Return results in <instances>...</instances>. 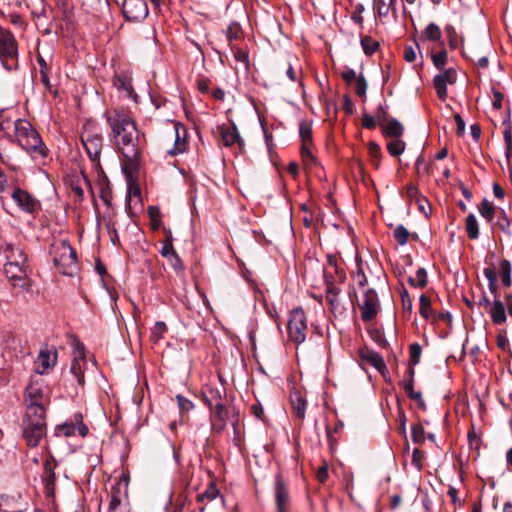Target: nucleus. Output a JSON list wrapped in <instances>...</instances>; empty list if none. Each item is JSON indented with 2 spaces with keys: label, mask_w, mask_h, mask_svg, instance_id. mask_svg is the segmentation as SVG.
Segmentation results:
<instances>
[{
  "label": "nucleus",
  "mask_w": 512,
  "mask_h": 512,
  "mask_svg": "<svg viewBox=\"0 0 512 512\" xmlns=\"http://www.w3.org/2000/svg\"><path fill=\"white\" fill-rule=\"evenodd\" d=\"M81 182H84V184L92 191L91 182L84 172H81L80 176H75L70 182V188L79 201H82L84 198V190L81 186Z\"/></svg>",
  "instance_id": "29"
},
{
  "label": "nucleus",
  "mask_w": 512,
  "mask_h": 512,
  "mask_svg": "<svg viewBox=\"0 0 512 512\" xmlns=\"http://www.w3.org/2000/svg\"><path fill=\"white\" fill-rule=\"evenodd\" d=\"M407 379L401 383L406 394L413 393L414 390V374L415 370L413 367H409L407 372Z\"/></svg>",
  "instance_id": "64"
},
{
  "label": "nucleus",
  "mask_w": 512,
  "mask_h": 512,
  "mask_svg": "<svg viewBox=\"0 0 512 512\" xmlns=\"http://www.w3.org/2000/svg\"><path fill=\"white\" fill-rule=\"evenodd\" d=\"M56 357V353L52 356L48 350H40L36 362V372L40 375L46 374L48 370L56 364Z\"/></svg>",
  "instance_id": "26"
},
{
  "label": "nucleus",
  "mask_w": 512,
  "mask_h": 512,
  "mask_svg": "<svg viewBox=\"0 0 512 512\" xmlns=\"http://www.w3.org/2000/svg\"><path fill=\"white\" fill-rule=\"evenodd\" d=\"M397 421H398V428L397 431L399 435L403 436L405 439L407 438V430H406V414L405 411L400 403V400L398 399V405H397Z\"/></svg>",
  "instance_id": "50"
},
{
  "label": "nucleus",
  "mask_w": 512,
  "mask_h": 512,
  "mask_svg": "<svg viewBox=\"0 0 512 512\" xmlns=\"http://www.w3.org/2000/svg\"><path fill=\"white\" fill-rule=\"evenodd\" d=\"M435 310L432 308L430 298L422 294L419 298V314L425 320H431Z\"/></svg>",
  "instance_id": "34"
},
{
  "label": "nucleus",
  "mask_w": 512,
  "mask_h": 512,
  "mask_svg": "<svg viewBox=\"0 0 512 512\" xmlns=\"http://www.w3.org/2000/svg\"><path fill=\"white\" fill-rule=\"evenodd\" d=\"M241 32V26L236 22H233L228 26L226 31V37L229 41L230 46L232 45V42L234 40L241 38Z\"/></svg>",
  "instance_id": "59"
},
{
  "label": "nucleus",
  "mask_w": 512,
  "mask_h": 512,
  "mask_svg": "<svg viewBox=\"0 0 512 512\" xmlns=\"http://www.w3.org/2000/svg\"><path fill=\"white\" fill-rule=\"evenodd\" d=\"M422 347L419 343H412L409 347V364L410 367L416 366L420 362Z\"/></svg>",
  "instance_id": "55"
},
{
  "label": "nucleus",
  "mask_w": 512,
  "mask_h": 512,
  "mask_svg": "<svg viewBox=\"0 0 512 512\" xmlns=\"http://www.w3.org/2000/svg\"><path fill=\"white\" fill-rule=\"evenodd\" d=\"M393 236L396 242L404 246L408 243L409 237L412 236L413 239H417L418 235L416 233L410 234L406 227L402 224L397 225L393 231Z\"/></svg>",
  "instance_id": "37"
},
{
  "label": "nucleus",
  "mask_w": 512,
  "mask_h": 512,
  "mask_svg": "<svg viewBox=\"0 0 512 512\" xmlns=\"http://www.w3.org/2000/svg\"><path fill=\"white\" fill-rule=\"evenodd\" d=\"M113 86L119 91L125 93V97L138 104L139 95L133 87V77L130 70H121L116 72L113 77Z\"/></svg>",
  "instance_id": "12"
},
{
  "label": "nucleus",
  "mask_w": 512,
  "mask_h": 512,
  "mask_svg": "<svg viewBox=\"0 0 512 512\" xmlns=\"http://www.w3.org/2000/svg\"><path fill=\"white\" fill-rule=\"evenodd\" d=\"M360 309L363 322H371L378 315L380 311V301L377 292L373 288H369L365 291Z\"/></svg>",
  "instance_id": "14"
},
{
  "label": "nucleus",
  "mask_w": 512,
  "mask_h": 512,
  "mask_svg": "<svg viewBox=\"0 0 512 512\" xmlns=\"http://www.w3.org/2000/svg\"><path fill=\"white\" fill-rule=\"evenodd\" d=\"M504 131L503 138L505 142V155L507 159L510 158L511 150H512V132L510 125V110H508L507 117L503 120Z\"/></svg>",
  "instance_id": "35"
},
{
  "label": "nucleus",
  "mask_w": 512,
  "mask_h": 512,
  "mask_svg": "<svg viewBox=\"0 0 512 512\" xmlns=\"http://www.w3.org/2000/svg\"><path fill=\"white\" fill-rule=\"evenodd\" d=\"M85 364V357L80 359L74 358L70 367V372L74 375L79 385L83 386L85 383L84 371L82 366Z\"/></svg>",
  "instance_id": "38"
},
{
  "label": "nucleus",
  "mask_w": 512,
  "mask_h": 512,
  "mask_svg": "<svg viewBox=\"0 0 512 512\" xmlns=\"http://www.w3.org/2000/svg\"><path fill=\"white\" fill-rule=\"evenodd\" d=\"M4 273L13 287H19L26 292L31 291V280L27 277V264L17 265L11 263L4 264Z\"/></svg>",
  "instance_id": "8"
},
{
  "label": "nucleus",
  "mask_w": 512,
  "mask_h": 512,
  "mask_svg": "<svg viewBox=\"0 0 512 512\" xmlns=\"http://www.w3.org/2000/svg\"><path fill=\"white\" fill-rule=\"evenodd\" d=\"M58 463L52 454H49L43 464V473L41 475L44 485V494L46 498H54L56 490L55 469Z\"/></svg>",
  "instance_id": "11"
},
{
  "label": "nucleus",
  "mask_w": 512,
  "mask_h": 512,
  "mask_svg": "<svg viewBox=\"0 0 512 512\" xmlns=\"http://www.w3.org/2000/svg\"><path fill=\"white\" fill-rule=\"evenodd\" d=\"M406 144L400 138H394L387 143V150L393 157L400 156L405 150Z\"/></svg>",
  "instance_id": "51"
},
{
  "label": "nucleus",
  "mask_w": 512,
  "mask_h": 512,
  "mask_svg": "<svg viewBox=\"0 0 512 512\" xmlns=\"http://www.w3.org/2000/svg\"><path fill=\"white\" fill-rule=\"evenodd\" d=\"M218 130L221 135L222 143L225 147H231L234 144H237L240 151H242L244 148V140L239 135L235 123L232 122L230 125L222 124L218 126Z\"/></svg>",
  "instance_id": "19"
},
{
  "label": "nucleus",
  "mask_w": 512,
  "mask_h": 512,
  "mask_svg": "<svg viewBox=\"0 0 512 512\" xmlns=\"http://www.w3.org/2000/svg\"><path fill=\"white\" fill-rule=\"evenodd\" d=\"M433 78V86L437 97L444 101L447 98V84H454L457 80V72L454 68H445Z\"/></svg>",
  "instance_id": "17"
},
{
  "label": "nucleus",
  "mask_w": 512,
  "mask_h": 512,
  "mask_svg": "<svg viewBox=\"0 0 512 512\" xmlns=\"http://www.w3.org/2000/svg\"><path fill=\"white\" fill-rule=\"evenodd\" d=\"M128 479L126 477L120 478L116 484L111 487L110 501L108 512H119L122 508L127 506L122 504L124 497H127Z\"/></svg>",
  "instance_id": "18"
},
{
  "label": "nucleus",
  "mask_w": 512,
  "mask_h": 512,
  "mask_svg": "<svg viewBox=\"0 0 512 512\" xmlns=\"http://www.w3.org/2000/svg\"><path fill=\"white\" fill-rule=\"evenodd\" d=\"M23 421L40 422L46 424L45 404L27 405L26 416Z\"/></svg>",
  "instance_id": "28"
},
{
  "label": "nucleus",
  "mask_w": 512,
  "mask_h": 512,
  "mask_svg": "<svg viewBox=\"0 0 512 512\" xmlns=\"http://www.w3.org/2000/svg\"><path fill=\"white\" fill-rule=\"evenodd\" d=\"M76 432L81 437H86L89 433V428L83 422V415L81 412L75 413L70 421L57 425L55 428V434L57 436L70 437L74 436Z\"/></svg>",
  "instance_id": "9"
},
{
  "label": "nucleus",
  "mask_w": 512,
  "mask_h": 512,
  "mask_svg": "<svg viewBox=\"0 0 512 512\" xmlns=\"http://www.w3.org/2000/svg\"><path fill=\"white\" fill-rule=\"evenodd\" d=\"M493 226L498 227L502 232L507 235L511 234L510 231V220L503 209H500V216Z\"/></svg>",
  "instance_id": "56"
},
{
  "label": "nucleus",
  "mask_w": 512,
  "mask_h": 512,
  "mask_svg": "<svg viewBox=\"0 0 512 512\" xmlns=\"http://www.w3.org/2000/svg\"><path fill=\"white\" fill-rule=\"evenodd\" d=\"M47 424L32 421H23L22 435L27 446L37 447L41 439L46 435Z\"/></svg>",
  "instance_id": "15"
},
{
  "label": "nucleus",
  "mask_w": 512,
  "mask_h": 512,
  "mask_svg": "<svg viewBox=\"0 0 512 512\" xmlns=\"http://www.w3.org/2000/svg\"><path fill=\"white\" fill-rule=\"evenodd\" d=\"M501 281L504 287L509 288L512 285V265L509 260L503 259L499 264Z\"/></svg>",
  "instance_id": "36"
},
{
  "label": "nucleus",
  "mask_w": 512,
  "mask_h": 512,
  "mask_svg": "<svg viewBox=\"0 0 512 512\" xmlns=\"http://www.w3.org/2000/svg\"><path fill=\"white\" fill-rule=\"evenodd\" d=\"M407 282L413 288H425L428 284L427 270L423 267L418 268L415 277H408Z\"/></svg>",
  "instance_id": "33"
},
{
  "label": "nucleus",
  "mask_w": 512,
  "mask_h": 512,
  "mask_svg": "<svg viewBox=\"0 0 512 512\" xmlns=\"http://www.w3.org/2000/svg\"><path fill=\"white\" fill-rule=\"evenodd\" d=\"M51 255L53 263L60 273L72 276L78 269L76 250L67 240H60L52 244Z\"/></svg>",
  "instance_id": "3"
},
{
  "label": "nucleus",
  "mask_w": 512,
  "mask_h": 512,
  "mask_svg": "<svg viewBox=\"0 0 512 512\" xmlns=\"http://www.w3.org/2000/svg\"><path fill=\"white\" fill-rule=\"evenodd\" d=\"M313 144H301L300 154L305 164H316V158L312 154Z\"/></svg>",
  "instance_id": "60"
},
{
  "label": "nucleus",
  "mask_w": 512,
  "mask_h": 512,
  "mask_svg": "<svg viewBox=\"0 0 512 512\" xmlns=\"http://www.w3.org/2000/svg\"><path fill=\"white\" fill-rule=\"evenodd\" d=\"M382 134L385 137L400 138L404 133L403 125L395 118L390 119L382 125Z\"/></svg>",
  "instance_id": "30"
},
{
  "label": "nucleus",
  "mask_w": 512,
  "mask_h": 512,
  "mask_svg": "<svg viewBox=\"0 0 512 512\" xmlns=\"http://www.w3.org/2000/svg\"><path fill=\"white\" fill-rule=\"evenodd\" d=\"M276 512H290L291 498L289 488L282 473H277L274 480Z\"/></svg>",
  "instance_id": "10"
},
{
  "label": "nucleus",
  "mask_w": 512,
  "mask_h": 512,
  "mask_svg": "<svg viewBox=\"0 0 512 512\" xmlns=\"http://www.w3.org/2000/svg\"><path fill=\"white\" fill-rule=\"evenodd\" d=\"M431 60L436 69L439 71L444 70L448 60V53L446 49L442 48L439 52L433 53L431 55Z\"/></svg>",
  "instance_id": "52"
},
{
  "label": "nucleus",
  "mask_w": 512,
  "mask_h": 512,
  "mask_svg": "<svg viewBox=\"0 0 512 512\" xmlns=\"http://www.w3.org/2000/svg\"><path fill=\"white\" fill-rule=\"evenodd\" d=\"M325 268H331L334 271V274L337 276L339 282H344L346 279L345 271L339 267L336 256L332 254L327 255V266Z\"/></svg>",
  "instance_id": "46"
},
{
  "label": "nucleus",
  "mask_w": 512,
  "mask_h": 512,
  "mask_svg": "<svg viewBox=\"0 0 512 512\" xmlns=\"http://www.w3.org/2000/svg\"><path fill=\"white\" fill-rule=\"evenodd\" d=\"M220 497L222 502H225L224 496L220 493V490L217 487L215 481H210L206 487V489L199 493L196 497V501L198 503H204L205 501L210 502Z\"/></svg>",
  "instance_id": "27"
},
{
  "label": "nucleus",
  "mask_w": 512,
  "mask_h": 512,
  "mask_svg": "<svg viewBox=\"0 0 512 512\" xmlns=\"http://www.w3.org/2000/svg\"><path fill=\"white\" fill-rule=\"evenodd\" d=\"M27 405H41L45 404L44 401V393L42 389L37 385H29L26 389V399Z\"/></svg>",
  "instance_id": "31"
},
{
  "label": "nucleus",
  "mask_w": 512,
  "mask_h": 512,
  "mask_svg": "<svg viewBox=\"0 0 512 512\" xmlns=\"http://www.w3.org/2000/svg\"><path fill=\"white\" fill-rule=\"evenodd\" d=\"M81 142L85 151L96 169H101L100 155L103 148V135L94 128L93 124L84 125L81 133Z\"/></svg>",
  "instance_id": "4"
},
{
  "label": "nucleus",
  "mask_w": 512,
  "mask_h": 512,
  "mask_svg": "<svg viewBox=\"0 0 512 512\" xmlns=\"http://www.w3.org/2000/svg\"><path fill=\"white\" fill-rule=\"evenodd\" d=\"M299 135L301 144H313L312 123L309 121H301L299 123Z\"/></svg>",
  "instance_id": "44"
},
{
  "label": "nucleus",
  "mask_w": 512,
  "mask_h": 512,
  "mask_svg": "<svg viewBox=\"0 0 512 512\" xmlns=\"http://www.w3.org/2000/svg\"><path fill=\"white\" fill-rule=\"evenodd\" d=\"M175 398H176L178 408L181 413H188L194 409V407H195L194 403L191 400H189L188 398H186L180 394H177Z\"/></svg>",
  "instance_id": "61"
},
{
  "label": "nucleus",
  "mask_w": 512,
  "mask_h": 512,
  "mask_svg": "<svg viewBox=\"0 0 512 512\" xmlns=\"http://www.w3.org/2000/svg\"><path fill=\"white\" fill-rule=\"evenodd\" d=\"M480 215L487 220V222L492 223L496 214V207L489 202L487 199H483L480 203L479 207Z\"/></svg>",
  "instance_id": "43"
},
{
  "label": "nucleus",
  "mask_w": 512,
  "mask_h": 512,
  "mask_svg": "<svg viewBox=\"0 0 512 512\" xmlns=\"http://www.w3.org/2000/svg\"><path fill=\"white\" fill-rule=\"evenodd\" d=\"M325 292H326V301L329 304L330 309L332 311L336 310L339 306L338 295L340 293V289L339 288H334V289L330 288V289H325Z\"/></svg>",
  "instance_id": "57"
},
{
  "label": "nucleus",
  "mask_w": 512,
  "mask_h": 512,
  "mask_svg": "<svg viewBox=\"0 0 512 512\" xmlns=\"http://www.w3.org/2000/svg\"><path fill=\"white\" fill-rule=\"evenodd\" d=\"M115 217L116 216H112L110 214L103 216L107 232L109 233V235L111 237V241H112V243L114 245H116V243L119 242V237H118V232H117V228H116Z\"/></svg>",
  "instance_id": "48"
},
{
  "label": "nucleus",
  "mask_w": 512,
  "mask_h": 512,
  "mask_svg": "<svg viewBox=\"0 0 512 512\" xmlns=\"http://www.w3.org/2000/svg\"><path fill=\"white\" fill-rule=\"evenodd\" d=\"M465 229L468 237L475 240L479 237V225L474 214L470 213L465 220Z\"/></svg>",
  "instance_id": "41"
},
{
  "label": "nucleus",
  "mask_w": 512,
  "mask_h": 512,
  "mask_svg": "<svg viewBox=\"0 0 512 512\" xmlns=\"http://www.w3.org/2000/svg\"><path fill=\"white\" fill-rule=\"evenodd\" d=\"M168 331L167 325L163 321H157L150 333V341L158 343L164 338L165 333Z\"/></svg>",
  "instance_id": "45"
},
{
  "label": "nucleus",
  "mask_w": 512,
  "mask_h": 512,
  "mask_svg": "<svg viewBox=\"0 0 512 512\" xmlns=\"http://www.w3.org/2000/svg\"><path fill=\"white\" fill-rule=\"evenodd\" d=\"M367 81L363 74H359L356 78L355 93L360 98H366Z\"/></svg>",
  "instance_id": "63"
},
{
  "label": "nucleus",
  "mask_w": 512,
  "mask_h": 512,
  "mask_svg": "<svg viewBox=\"0 0 512 512\" xmlns=\"http://www.w3.org/2000/svg\"><path fill=\"white\" fill-rule=\"evenodd\" d=\"M370 338L382 349L389 348V342L386 340L384 333L377 327L368 329Z\"/></svg>",
  "instance_id": "47"
},
{
  "label": "nucleus",
  "mask_w": 512,
  "mask_h": 512,
  "mask_svg": "<svg viewBox=\"0 0 512 512\" xmlns=\"http://www.w3.org/2000/svg\"><path fill=\"white\" fill-rule=\"evenodd\" d=\"M147 213L150 219L151 229L154 231L158 230L162 224L161 211L159 207L151 205L148 207Z\"/></svg>",
  "instance_id": "49"
},
{
  "label": "nucleus",
  "mask_w": 512,
  "mask_h": 512,
  "mask_svg": "<svg viewBox=\"0 0 512 512\" xmlns=\"http://www.w3.org/2000/svg\"><path fill=\"white\" fill-rule=\"evenodd\" d=\"M360 44L367 56L373 55L380 48L379 42L369 35H361Z\"/></svg>",
  "instance_id": "39"
},
{
  "label": "nucleus",
  "mask_w": 512,
  "mask_h": 512,
  "mask_svg": "<svg viewBox=\"0 0 512 512\" xmlns=\"http://www.w3.org/2000/svg\"><path fill=\"white\" fill-rule=\"evenodd\" d=\"M0 253L6 259L5 263L25 265L27 264V255L23 249L16 247L11 243H4L0 246Z\"/></svg>",
  "instance_id": "22"
},
{
  "label": "nucleus",
  "mask_w": 512,
  "mask_h": 512,
  "mask_svg": "<svg viewBox=\"0 0 512 512\" xmlns=\"http://www.w3.org/2000/svg\"><path fill=\"white\" fill-rule=\"evenodd\" d=\"M110 129V137L115 147L124 158L122 169L124 172L137 170L141 161L142 147L139 131L131 112L123 107L106 110L104 113Z\"/></svg>",
  "instance_id": "1"
},
{
  "label": "nucleus",
  "mask_w": 512,
  "mask_h": 512,
  "mask_svg": "<svg viewBox=\"0 0 512 512\" xmlns=\"http://www.w3.org/2000/svg\"><path fill=\"white\" fill-rule=\"evenodd\" d=\"M422 36L425 40L431 42H438L441 40L442 32L440 27L435 23H429L422 32Z\"/></svg>",
  "instance_id": "42"
},
{
  "label": "nucleus",
  "mask_w": 512,
  "mask_h": 512,
  "mask_svg": "<svg viewBox=\"0 0 512 512\" xmlns=\"http://www.w3.org/2000/svg\"><path fill=\"white\" fill-rule=\"evenodd\" d=\"M412 441L416 444H422L425 441V431L422 424H414L411 429Z\"/></svg>",
  "instance_id": "58"
},
{
  "label": "nucleus",
  "mask_w": 512,
  "mask_h": 512,
  "mask_svg": "<svg viewBox=\"0 0 512 512\" xmlns=\"http://www.w3.org/2000/svg\"><path fill=\"white\" fill-rule=\"evenodd\" d=\"M146 0H124L122 14L127 21L140 22L148 16Z\"/></svg>",
  "instance_id": "13"
},
{
  "label": "nucleus",
  "mask_w": 512,
  "mask_h": 512,
  "mask_svg": "<svg viewBox=\"0 0 512 512\" xmlns=\"http://www.w3.org/2000/svg\"><path fill=\"white\" fill-rule=\"evenodd\" d=\"M15 136L18 145L31 157L43 165L49 159V149L43 142L38 131L25 119L15 121Z\"/></svg>",
  "instance_id": "2"
},
{
  "label": "nucleus",
  "mask_w": 512,
  "mask_h": 512,
  "mask_svg": "<svg viewBox=\"0 0 512 512\" xmlns=\"http://www.w3.org/2000/svg\"><path fill=\"white\" fill-rule=\"evenodd\" d=\"M225 392L213 386H208L202 391V401L208 408H212L218 403H223Z\"/></svg>",
  "instance_id": "25"
},
{
  "label": "nucleus",
  "mask_w": 512,
  "mask_h": 512,
  "mask_svg": "<svg viewBox=\"0 0 512 512\" xmlns=\"http://www.w3.org/2000/svg\"><path fill=\"white\" fill-rule=\"evenodd\" d=\"M0 61L7 71L18 69V44L14 35L0 28Z\"/></svg>",
  "instance_id": "5"
},
{
  "label": "nucleus",
  "mask_w": 512,
  "mask_h": 512,
  "mask_svg": "<svg viewBox=\"0 0 512 512\" xmlns=\"http://www.w3.org/2000/svg\"><path fill=\"white\" fill-rule=\"evenodd\" d=\"M490 316L492 322L496 325L503 324L506 321L507 317L505 313V307L500 299H494L490 310Z\"/></svg>",
  "instance_id": "32"
},
{
  "label": "nucleus",
  "mask_w": 512,
  "mask_h": 512,
  "mask_svg": "<svg viewBox=\"0 0 512 512\" xmlns=\"http://www.w3.org/2000/svg\"><path fill=\"white\" fill-rule=\"evenodd\" d=\"M174 123V130H175V141L174 146L171 150H169L167 153L171 156H175L178 154H182L188 149V131L186 126L178 121L173 122Z\"/></svg>",
  "instance_id": "21"
},
{
  "label": "nucleus",
  "mask_w": 512,
  "mask_h": 512,
  "mask_svg": "<svg viewBox=\"0 0 512 512\" xmlns=\"http://www.w3.org/2000/svg\"><path fill=\"white\" fill-rule=\"evenodd\" d=\"M358 357L361 361H364L374 367L381 375L385 376L387 367L383 357L368 347H361L358 349Z\"/></svg>",
  "instance_id": "20"
},
{
  "label": "nucleus",
  "mask_w": 512,
  "mask_h": 512,
  "mask_svg": "<svg viewBox=\"0 0 512 512\" xmlns=\"http://www.w3.org/2000/svg\"><path fill=\"white\" fill-rule=\"evenodd\" d=\"M101 170V173L104 174L103 170ZM99 186H100V198L101 200L106 204L107 211L105 215H112L116 216V212L112 206V189L110 187L109 181L105 175H103V178L99 180Z\"/></svg>",
  "instance_id": "24"
},
{
  "label": "nucleus",
  "mask_w": 512,
  "mask_h": 512,
  "mask_svg": "<svg viewBox=\"0 0 512 512\" xmlns=\"http://www.w3.org/2000/svg\"><path fill=\"white\" fill-rule=\"evenodd\" d=\"M290 403L294 415L300 420H304L307 401L299 390L293 389L290 391Z\"/></svg>",
  "instance_id": "23"
},
{
  "label": "nucleus",
  "mask_w": 512,
  "mask_h": 512,
  "mask_svg": "<svg viewBox=\"0 0 512 512\" xmlns=\"http://www.w3.org/2000/svg\"><path fill=\"white\" fill-rule=\"evenodd\" d=\"M231 50L233 52L234 58L238 62H242L245 66L246 72L250 71V61H249V54L246 50H243L241 48H238L234 45H231Z\"/></svg>",
  "instance_id": "53"
},
{
  "label": "nucleus",
  "mask_w": 512,
  "mask_h": 512,
  "mask_svg": "<svg viewBox=\"0 0 512 512\" xmlns=\"http://www.w3.org/2000/svg\"><path fill=\"white\" fill-rule=\"evenodd\" d=\"M228 419L229 410L224 402L218 403L212 408H209V421L211 424V431L213 433H222L227 426Z\"/></svg>",
  "instance_id": "16"
},
{
  "label": "nucleus",
  "mask_w": 512,
  "mask_h": 512,
  "mask_svg": "<svg viewBox=\"0 0 512 512\" xmlns=\"http://www.w3.org/2000/svg\"><path fill=\"white\" fill-rule=\"evenodd\" d=\"M367 149L371 164L376 169L379 168L382 159L381 147L375 141H369Z\"/></svg>",
  "instance_id": "40"
},
{
  "label": "nucleus",
  "mask_w": 512,
  "mask_h": 512,
  "mask_svg": "<svg viewBox=\"0 0 512 512\" xmlns=\"http://www.w3.org/2000/svg\"><path fill=\"white\" fill-rule=\"evenodd\" d=\"M307 317L301 307L294 308L289 313L287 333L289 340L296 345L302 344L307 335Z\"/></svg>",
  "instance_id": "6"
},
{
  "label": "nucleus",
  "mask_w": 512,
  "mask_h": 512,
  "mask_svg": "<svg viewBox=\"0 0 512 512\" xmlns=\"http://www.w3.org/2000/svg\"><path fill=\"white\" fill-rule=\"evenodd\" d=\"M11 198L17 207L30 215H36L41 209L40 201L27 190L15 187L11 193Z\"/></svg>",
  "instance_id": "7"
},
{
  "label": "nucleus",
  "mask_w": 512,
  "mask_h": 512,
  "mask_svg": "<svg viewBox=\"0 0 512 512\" xmlns=\"http://www.w3.org/2000/svg\"><path fill=\"white\" fill-rule=\"evenodd\" d=\"M400 298L403 313L411 314L413 310V300L405 287L400 290Z\"/></svg>",
  "instance_id": "54"
},
{
  "label": "nucleus",
  "mask_w": 512,
  "mask_h": 512,
  "mask_svg": "<svg viewBox=\"0 0 512 512\" xmlns=\"http://www.w3.org/2000/svg\"><path fill=\"white\" fill-rule=\"evenodd\" d=\"M445 33L448 38V44L451 50L458 48L457 31L453 25L445 26Z\"/></svg>",
  "instance_id": "62"
}]
</instances>
